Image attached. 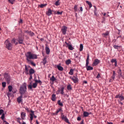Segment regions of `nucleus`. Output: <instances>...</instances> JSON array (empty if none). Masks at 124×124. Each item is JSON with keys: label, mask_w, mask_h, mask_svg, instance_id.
<instances>
[{"label": "nucleus", "mask_w": 124, "mask_h": 124, "mask_svg": "<svg viewBox=\"0 0 124 124\" xmlns=\"http://www.w3.org/2000/svg\"><path fill=\"white\" fill-rule=\"evenodd\" d=\"M25 55L26 57V60L29 64H31L34 66H35L36 64L33 62L31 59H34L37 58V55L32 53L31 52H28L25 54Z\"/></svg>", "instance_id": "obj_1"}, {"label": "nucleus", "mask_w": 124, "mask_h": 124, "mask_svg": "<svg viewBox=\"0 0 124 124\" xmlns=\"http://www.w3.org/2000/svg\"><path fill=\"white\" fill-rule=\"evenodd\" d=\"M26 83L24 82L20 87L19 92L20 94L23 95L26 93Z\"/></svg>", "instance_id": "obj_2"}, {"label": "nucleus", "mask_w": 124, "mask_h": 124, "mask_svg": "<svg viewBox=\"0 0 124 124\" xmlns=\"http://www.w3.org/2000/svg\"><path fill=\"white\" fill-rule=\"evenodd\" d=\"M5 44L6 45V48L8 50H10L12 49V46L11 44L8 40H6L5 42Z\"/></svg>", "instance_id": "obj_3"}, {"label": "nucleus", "mask_w": 124, "mask_h": 124, "mask_svg": "<svg viewBox=\"0 0 124 124\" xmlns=\"http://www.w3.org/2000/svg\"><path fill=\"white\" fill-rule=\"evenodd\" d=\"M4 78L8 84H9L11 80V78L9 75L8 73H5L4 74Z\"/></svg>", "instance_id": "obj_4"}, {"label": "nucleus", "mask_w": 124, "mask_h": 124, "mask_svg": "<svg viewBox=\"0 0 124 124\" xmlns=\"http://www.w3.org/2000/svg\"><path fill=\"white\" fill-rule=\"evenodd\" d=\"M70 78L73 82L74 83H76L78 82V79L77 73L75 76H73V77H70Z\"/></svg>", "instance_id": "obj_5"}, {"label": "nucleus", "mask_w": 124, "mask_h": 124, "mask_svg": "<svg viewBox=\"0 0 124 124\" xmlns=\"http://www.w3.org/2000/svg\"><path fill=\"white\" fill-rule=\"evenodd\" d=\"M67 27L66 26H62V28L61 29V31L63 35H65L66 34L67 31Z\"/></svg>", "instance_id": "obj_6"}, {"label": "nucleus", "mask_w": 124, "mask_h": 124, "mask_svg": "<svg viewBox=\"0 0 124 124\" xmlns=\"http://www.w3.org/2000/svg\"><path fill=\"white\" fill-rule=\"evenodd\" d=\"M117 72L118 74V76L119 78H121V77L123 79H124V77L122 75V72L121 70L120 69L117 70Z\"/></svg>", "instance_id": "obj_7"}, {"label": "nucleus", "mask_w": 124, "mask_h": 124, "mask_svg": "<svg viewBox=\"0 0 124 124\" xmlns=\"http://www.w3.org/2000/svg\"><path fill=\"white\" fill-rule=\"evenodd\" d=\"M100 62V60L98 59H95L94 62L93 64V66H96L99 64Z\"/></svg>", "instance_id": "obj_8"}, {"label": "nucleus", "mask_w": 124, "mask_h": 124, "mask_svg": "<svg viewBox=\"0 0 124 124\" xmlns=\"http://www.w3.org/2000/svg\"><path fill=\"white\" fill-rule=\"evenodd\" d=\"M65 43L68 46L69 50H72L74 49V47L72 46L71 45L69 44V43L67 42L66 41L65 42Z\"/></svg>", "instance_id": "obj_9"}, {"label": "nucleus", "mask_w": 124, "mask_h": 124, "mask_svg": "<svg viewBox=\"0 0 124 124\" xmlns=\"http://www.w3.org/2000/svg\"><path fill=\"white\" fill-rule=\"evenodd\" d=\"M61 118L62 120H64L66 123H68L69 124H70V123L69 122V120L67 118L66 116H64Z\"/></svg>", "instance_id": "obj_10"}, {"label": "nucleus", "mask_w": 124, "mask_h": 124, "mask_svg": "<svg viewBox=\"0 0 124 124\" xmlns=\"http://www.w3.org/2000/svg\"><path fill=\"white\" fill-rule=\"evenodd\" d=\"M55 66H56L57 69L59 70L62 71L63 70V68L61 66V63H59L58 65H55Z\"/></svg>", "instance_id": "obj_11"}, {"label": "nucleus", "mask_w": 124, "mask_h": 124, "mask_svg": "<svg viewBox=\"0 0 124 124\" xmlns=\"http://www.w3.org/2000/svg\"><path fill=\"white\" fill-rule=\"evenodd\" d=\"M20 96L17 99V101L19 103H20L21 101H22V98L23 97V95L20 94Z\"/></svg>", "instance_id": "obj_12"}, {"label": "nucleus", "mask_w": 124, "mask_h": 124, "mask_svg": "<svg viewBox=\"0 0 124 124\" xmlns=\"http://www.w3.org/2000/svg\"><path fill=\"white\" fill-rule=\"evenodd\" d=\"M53 11L50 9L48 8V11L46 12V14L48 16H49L52 14V12Z\"/></svg>", "instance_id": "obj_13"}, {"label": "nucleus", "mask_w": 124, "mask_h": 124, "mask_svg": "<svg viewBox=\"0 0 124 124\" xmlns=\"http://www.w3.org/2000/svg\"><path fill=\"white\" fill-rule=\"evenodd\" d=\"M89 54H87V59L86 60V64L85 65L86 67L88 66V64L89 63Z\"/></svg>", "instance_id": "obj_14"}, {"label": "nucleus", "mask_w": 124, "mask_h": 124, "mask_svg": "<svg viewBox=\"0 0 124 124\" xmlns=\"http://www.w3.org/2000/svg\"><path fill=\"white\" fill-rule=\"evenodd\" d=\"M30 112L31 113L30 114V120L32 121L33 119V115H34V111H32V110H31Z\"/></svg>", "instance_id": "obj_15"}, {"label": "nucleus", "mask_w": 124, "mask_h": 124, "mask_svg": "<svg viewBox=\"0 0 124 124\" xmlns=\"http://www.w3.org/2000/svg\"><path fill=\"white\" fill-rule=\"evenodd\" d=\"M21 116L22 120L24 119V117L26 116V113L24 112H22L21 114Z\"/></svg>", "instance_id": "obj_16"}, {"label": "nucleus", "mask_w": 124, "mask_h": 124, "mask_svg": "<svg viewBox=\"0 0 124 124\" xmlns=\"http://www.w3.org/2000/svg\"><path fill=\"white\" fill-rule=\"evenodd\" d=\"M111 63H113L115 62V67L117 66V62L116 59H112L111 60Z\"/></svg>", "instance_id": "obj_17"}, {"label": "nucleus", "mask_w": 124, "mask_h": 124, "mask_svg": "<svg viewBox=\"0 0 124 124\" xmlns=\"http://www.w3.org/2000/svg\"><path fill=\"white\" fill-rule=\"evenodd\" d=\"M25 74L26 75H28L29 74L28 70V68L27 66L26 65H25Z\"/></svg>", "instance_id": "obj_18"}, {"label": "nucleus", "mask_w": 124, "mask_h": 124, "mask_svg": "<svg viewBox=\"0 0 124 124\" xmlns=\"http://www.w3.org/2000/svg\"><path fill=\"white\" fill-rule=\"evenodd\" d=\"M45 50L46 54H49L50 51V50L48 47L47 46H46L45 47Z\"/></svg>", "instance_id": "obj_19"}, {"label": "nucleus", "mask_w": 124, "mask_h": 124, "mask_svg": "<svg viewBox=\"0 0 124 124\" xmlns=\"http://www.w3.org/2000/svg\"><path fill=\"white\" fill-rule=\"evenodd\" d=\"M30 75H32V74L34 73L35 72L34 70L33 69L31 68L30 69L29 71Z\"/></svg>", "instance_id": "obj_20"}, {"label": "nucleus", "mask_w": 124, "mask_h": 124, "mask_svg": "<svg viewBox=\"0 0 124 124\" xmlns=\"http://www.w3.org/2000/svg\"><path fill=\"white\" fill-rule=\"evenodd\" d=\"M56 99V95L54 94H53L52 95V98H51V100L53 101H55Z\"/></svg>", "instance_id": "obj_21"}, {"label": "nucleus", "mask_w": 124, "mask_h": 124, "mask_svg": "<svg viewBox=\"0 0 124 124\" xmlns=\"http://www.w3.org/2000/svg\"><path fill=\"white\" fill-rule=\"evenodd\" d=\"M83 116L84 117H86L89 116V112L86 111H84L83 113Z\"/></svg>", "instance_id": "obj_22"}, {"label": "nucleus", "mask_w": 124, "mask_h": 124, "mask_svg": "<svg viewBox=\"0 0 124 124\" xmlns=\"http://www.w3.org/2000/svg\"><path fill=\"white\" fill-rule=\"evenodd\" d=\"M86 69L88 71L92 70L93 69V67H91L90 66H88L86 67Z\"/></svg>", "instance_id": "obj_23"}, {"label": "nucleus", "mask_w": 124, "mask_h": 124, "mask_svg": "<svg viewBox=\"0 0 124 124\" xmlns=\"http://www.w3.org/2000/svg\"><path fill=\"white\" fill-rule=\"evenodd\" d=\"M60 111H61L62 112L63 111V110L62 109V108L61 107H60V108H58V109L56 110V114H57Z\"/></svg>", "instance_id": "obj_24"}, {"label": "nucleus", "mask_w": 124, "mask_h": 124, "mask_svg": "<svg viewBox=\"0 0 124 124\" xmlns=\"http://www.w3.org/2000/svg\"><path fill=\"white\" fill-rule=\"evenodd\" d=\"M50 80L51 81L53 82L57 80V79L55 78L54 76L53 75L52 76V77L50 78Z\"/></svg>", "instance_id": "obj_25"}, {"label": "nucleus", "mask_w": 124, "mask_h": 124, "mask_svg": "<svg viewBox=\"0 0 124 124\" xmlns=\"http://www.w3.org/2000/svg\"><path fill=\"white\" fill-rule=\"evenodd\" d=\"M67 89L68 90H70L72 89V87L70 84L68 85L67 86Z\"/></svg>", "instance_id": "obj_26"}, {"label": "nucleus", "mask_w": 124, "mask_h": 124, "mask_svg": "<svg viewBox=\"0 0 124 124\" xmlns=\"http://www.w3.org/2000/svg\"><path fill=\"white\" fill-rule=\"evenodd\" d=\"M86 3L89 6V7L90 8H91L92 6V5L91 3L88 1H86Z\"/></svg>", "instance_id": "obj_27"}, {"label": "nucleus", "mask_w": 124, "mask_h": 124, "mask_svg": "<svg viewBox=\"0 0 124 124\" xmlns=\"http://www.w3.org/2000/svg\"><path fill=\"white\" fill-rule=\"evenodd\" d=\"M57 103L59 106L61 107H62L63 106V103L62 102H61L60 100H58Z\"/></svg>", "instance_id": "obj_28"}, {"label": "nucleus", "mask_w": 124, "mask_h": 124, "mask_svg": "<svg viewBox=\"0 0 124 124\" xmlns=\"http://www.w3.org/2000/svg\"><path fill=\"white\" fill-rule=\"evenodd\" d=\"M8 88L9 92H10L12 91L13 87L11 85H10L8 86Z\"/></svg>", "instance_id": "obj_29"}, {"label": "nucleus", "mask_w": 124, "mask_h": 124, "mask_svg": "<svg viewBox=\"0 0 124 124\" xmlns=\"http://www.w3.org/2000/svg\"><path fill=\"white\" fill-rule=\"evenodd\" d=\"M73 70L72 69H71L70 70V71L69 72V74L70 75H73Z\"/></svg>", "instance_id": "obj_30"}, {"label": "nucleus", "mask_w": 124, "mask_h": 124, "mask_svg": "<svg viewBox=\"0 0 124 124\" xmlns=\"http://www.w3.org/2000/svg\"><path fill=\"white\" fill-rule=\"evenodd\" d=\"M83 45L82 44H81L80 46V48L79 50L80 51H82L83 49Z\"/></svg>", "instance_id": "obj_31"}, {"label": "nucleus", "mask_w": 124, "mask_h": 124, "mask_svg": "<svg viewBox=\"0 0 124 124\" xmlns=\"http://www.w3.org/2000/svg\"><path fill=\"white\" fill-rule=\"evenodd\" d=\"M46 57H45L44 59L43 60V61L42 62L43 63V64L44 65H45V64L46 63Z\"/></svg>", "instance_id": "obj_32"}, {"label": "nucleus", "mask_w": 124, "mask_h": 124, "mask_svg": "<svg viewBox=\"0 0 124 124\" xmlns=\"http://www.w3.org/2000/svg\"><path fill=\"white\" fill-rule=\"evenodd\" d=\"M71 61L70 59L67 60L66 62V63L67 65H68L70 64L71 63Z\"/></svg>", "instance_id": "obj_33"}, {"label": "nucleus", "mask_w": 124, "mask_h": 124, "mask_svg": "<svg viewBox=\"0 0 124 124\" xmlns=\"http://www.w3.org/2000/svg\"><path fill=\"white\" fill-rule=\"evenodd\" d=\"M64 87H62L61 88V94H63L64 93Z\"/></svg>", "instance_id": "obj_34"}, {"label": "nucleus", "mask_w": 124, "mask_h": 124, "mask_svg": "<svg viewBox=\"0 0 124 124\" xmlns=\"http://www.w3.org/2000/svg\"><path fill=\"white\" fill-rule=\"evenodd\" d=\"M109 34V32L107 31L105 33H103L102 34V35H104L103 36L104 37H105V36H107Z\"/></svg>", "instance_id": "obj_35"}, {"label": "nucleus", "mask_w": 124, "mask_h": 124, "mask_svg": "<svg viewBox=\"0 0 124 124\" xmlns=\"http://www.w3.org/2000/svg\"><path fill=\"white\" fill-rule=\"evenodd\" d=\"M29 34L31 37L35 35L34 33L31 31H30Z\"/></svg>", "instance_id": "obj_36"}, {"label": "nucleus", "mask_w": 124, "mask_h": 124, "mask_svg": "<svg viewBox=\"0 0 124 124\" xmlns=\"http://www.w3.org/2000/svg\"><path fill=\"white\" fill-rule=\"evenodd\" d=\"M31 82L30 83V84L28 86V89H31L32 88V86L31 85Z\"/></svg>", "instance_id": "obj_37"}, {"label": "nucleus", "mask_w": 124, "mask_h": 124, "mask_svg": "<svg viewBox=\"0 0 124 124\" xmlns=\"http://www.w3.org/2000/svg\"><path fill=\"white\" fill-rule=\"evenodd\" d=\"M47 5V4H41V5H39V7L40 8H43L44 7L46 6Z\"/></svg>", "instance_id": "obj_38"}, {"label": "nucleus", "mask_w": 124, "mask_h": 124, "mask_svg": "<svg viewBox=\"0 0 124 124\" xmlns=\"http://www.w3.org/2000/svg\"><path fill=\"white\" fill-rule=\"evenodd\" d=\"M37 85V84L36 83H33L32 85V87L33 88H36Z\"/></svg>", "instance_id": "obj_39"}, {"label": "nucleus", "mask_w": 124, "mask_h": 124, "mask_svg": "<svg viewBox=\"0 0 124 124\" xmlns=\"http://www.w3.org/2000/svg\"><path fill=\"white\" fill-rule=\"evenodd\" d=\"M59 1L60 0H58L55 2V4L56 6H58L60 5V3H59Z\"/></svg>", "instance_id": "obj_40"}, {"label": "nucleus", "mask_w": 124, "mask_h": 124, "mask_svg": "<svg viewBox=\"0 0 124 124\" xmlns=\"http://www.w3.org/2000/svg\"><path fill=\"white\" fill-rule=\"evenodd\" d=\"M35 82L36 83H39L40 85H41V84H42V82L40 80H35Z\"/></svg>", "instance_id": "obj_41"}, {"label": "nucleus", "mask_w": 124, "mask_h": 124, "mask_svg": "<svg viewBox=\"0 0 124 124\" xmlns=\"http://www.w3.org/2000/svg\"><path fill=\"white\" fill-rule=\"evenodd\" d=\"M24 40H18V43L19 44H24L23 43Z\"/></svg>", "instance_id": "obj_42"}, {"label": "nucleus", "mask_w": 124, "mask_h": 124, "mask_svg": "<svg viewBox=\"0 0 124 124\" xmlns=\"http://www.w3.org/2000/svg\"><path fill=\"white\" fill-rule=\"evenodd\" d=\"M24 40V38L23 37H20L19 36L17 39L18 40Z\"/></svg>", "instance_id": "obj_43"}, {"label": "nucleus", "mask_w": 124, "mask_h": 124, "mask_svg": "<svg viewBox=\"0 0 124 124\" xmlns=\"http://www.w3.org/2000/svg\"><path fill=\"white\" fill-rule=\"evenodd\" d=\"M114 47L115 49H118V48H119L120 46H118L115 45L114 46Z\"/></svg>", "instance_id": "obj_44"}, {"label": "nucleus", "mask_w": 124, "mask_h": 124, "mask_svg": "<svg viewBox=\"0 0 124 124\" xmlns=\"http://www.w3.org/2000/svg\"><path fill=\"white\" fill-rule=\"evenodd\" d=\"M2 114V115L0 117V118L2 120H4L5 118V114L4 113H3Z\"/></svg>", "instance_id": "obj_45"}, {"label": "nucleus", "mask_w": 124, "mask_h": 124, "mask_svg": "<svg viewBox=\"0 0 124 124\" xmlns=\"http://www.w3.org/2000/svg\"><path fill=\"white\" fill-rule=\"evenodd\" d=\"M2 86L3 87H6V82H3L2 83Z\"/></svg>", "instance_id": "obj_46"}, {"label": "nucleus", "mask_w": 124, "mask_h": 124, "mask_svg": "<svg viewBox=\"0 0 124 124\" xmlns=\"http://www.w3.org/2000/svg\"><path fill=\"white\" fill-rule=\"evenodd\" d=\"M74 11L76 12L77 10V5H75V6L74 8Z\"/></svg>", "instance_id": "obj_47"}, {"label": "nucleus", "mask_w": 124, "mask_h": 124, "mask_svg": "<svg viewBox=\"0 0 124 124\" xmlns=\"http://www.w3.org/2000/svg\"><path fill=\"white\" fill-rule=\"evenodd\" d=\"M119 98H120L121 101H122L124 100V97L122 96V94L120 95V97Z\"/></svg>", "instance_id": "obj_48"}, {"label": "nucleus", "mask_w": 124, "mask_h": 124, "mask_svg": "<svg viewBox=\"0 0 124 124\" xmlns=\"http://www.w3.org/2000/svg\"><path fill=\"white\" fill-rule=\"evenodd\" d=\"M62 12H63V11H62L61 12H60L59 11H57V12L56 14L58 15H61L62 14Z\"/></svg>", "instance_id": "obj_49"}, {"label": "nucleus", "mask_w": 124, "mask_h": 124, "mask_svg": "<svg viewBox=\"0 0 124 124\" xmlns=\"http://www.w3.org/2000/svg\"><path fill=\"white\" fill-rule=\"evenodd\" d=\"M18 23L19 24H22L23 23V20L21 19H20V21H18Z\"/></svg>", "instance_id": "obj_50"}, {"label": "nucleus", "mask_w": 124, "mask_h": 124, "mask_svg": "<svg viewBox=\"0 0 124 124\" xmlns=\"http://www.w3.org/2000/svg\"><path fill=\"white\" fill-rule=\"evenodd\" d=\"M16 39L15 38H14L11 41V43L13 42L14 43H15L16 42Z\"/></svg>", "instance_id": "obj_51"}, {"label": "nucleus", "mask_w": 124, "mask_h": 124, "mask_svg": "<svg viewBox=\"0 0 124 124\" xmlns=\"http://www.w3.org/2000/svg\"><path fill=\"white\" fill-rule=\"evenodd\" d=\"M8 1L11 4H13L14 0H8Z\"/></svg>", "instance_id": "obj_52"}, {"label": "nucleus", "mask_w": 124, "mask_h": 124, "mask_svg": "<svg viewBox=\"0 0 124 124\" xmlns=\"http://www.w3.org/2000/svg\"><path fill=\"white\" fill-rule=\"evenodd\" d=\"M7 95L8 97H9L10 96H11L12 95L11 94V93L8 92L7 94Z\"/></svg>", "instance_id": "obj_53"}, {"label": "nucleus", "mask_w": 124, "mask_h": 124, "mask_svg": "<svg viewBox=\"0 0 124 124\" xmlns=\"http://www.w3.org/2000/svg\"><path fill=\"white\" fill-rule=\"evenodd\" d=\"M96 11H94V15L96 16H98V15L97 14Z\"/></svg>", "instance_id": "obj_54"}, {"label": "nucleus", "mask_w": 124, "mask_h": 124, "mask_svg": "<svg viewBox=\"0 0 124 124\" xmlns=\"http://www.w3.org/2000/svg\"><path fill=\"white\" fill-rule=\"evenodd\" d=\"M120 94H119L117 95L115 97L116 98H120Z\"/></svg>", "instance_id": "obj_55"}, {"label": "nucleus", "mask_w": 124, "mask_h": 124, "mask_svg": "<svg viewBox=\"0 0 124 124\" xmlns=\"http://www.w3.org/2000/svg\"><path fill=\"white\" fill-rule=\"evenodd\" d=\"M25 109L28 112H29V109L27 107H26L25 108Z\"/></svg>", "instance_id": "obj_56"}, {"label": "nucleus", "mask_w": 124, "mask_h": 124, "mask_svg": "<svg viewBox=\"0 0 124 124\" xmlns=\"http://www.w3.org/2000/svg\"><path fill=\"white\" fill-rule=\"evenodd\" d=\"M81 118L79 116H78L77 118V120L78 121H80L81 119Z\"/></svg>", "instance_id": "obj_57"}, {"label": "nucleus", "mask_w": 124, "mask_h": 124, "mask_svg": "<svg viewBox=\"0 0 124 124\" xmlns=\"http://www.w3.org/2000/svg\"><path fill=\"white\" fill-rule=\"evenodd\" d=\"M3 120V123H5V124H6V123H8V122H7V121H6V120H4H4Z\"/></svg>", "instance_id": "obj_58"}, {"label": "nucleus", "mask_w": 124, "mask_h": 124, "mask_svg": "<svg viewBox=\"0 0 124 124\" xmlns=\"http://www.w3.org/2000/svg\"><path fill=\"white\" fill-rule=\"evenodd\" d=\"M101 76L100 75V74L99 73H98L97 75V76L96 77V78H100Z\"/></svg>", "instance_id": "obj_59"}, {"label": "nucleus", "mask_w": 124, "mask_h": 124, "mask_svg": "<svg viewBox=\"0 0 124 124\" xmlns=\"http://www.w3.org/2000/svg\"><path fill=\"white\" fill-rule=\"evenodd\" d=\"M115 75L113 74L112 76V78L113 79V80H114L115 78Z\"/></svg>", "instance_id": "obj_60"}, {"label": "nucleus", "mask_w": 124, "mask_h": 124, "mask_svg": "<svg viewBox=\"0 0 124 124\" xmlns=\"http://www.w3.org/2000/svg\"><path fill=\"white\" fill-rule=\"evenodd\" d=\"M64 116V115H63V113H61V118L62 117Z\"/></svg>", "instance_id": "obj_61"}, {"label": "nucleus", "mask_w": 124, "mask_h": 124, "mask_svg": "<svg viewBox=\"0 0 124 124\" xmlns=\"http://www.w3.org/2000/svg\"><path fill=\"white\" fill-rule=\"evenodd\" d=\"M30 77L29 78V79L30 80H31V79H32V75H30Z\"/></svg>", "instance_id": "obj_62"}, {"label": "nucleus", "mask_w": 124, "mask_h": 124, "mask_svg": "<svg viewBox=\"0 0 124 124\" xmlns=\"http://www.w3.org/2000/svg\"><path fill=\"white\" fill-rule=\"evenodd\" d=\"M30 31H28V30L25 31L24 32L26 33H27L28 34H29Z\"/></svg>", "instance_id": "obj_63"}, {"label": "nucleus", "mask_w": 124, "mask_h": 124, "mask_svg": "<svg viewBox=\"0 0 124 124\" xmlns=\"http://www.w3.org/2000/svg\"><path fill=\"white\" fill-rule=\"evenodd\" d=\"M84 120L83 119L82 120V121L79 124H84Z\"/></svg>", "instance_id": "obj_64"}]
</instances>
